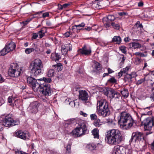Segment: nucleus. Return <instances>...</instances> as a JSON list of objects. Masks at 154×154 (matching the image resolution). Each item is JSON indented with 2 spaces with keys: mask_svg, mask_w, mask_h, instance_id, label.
Here are the masks:
<instances>
[{
  "mask_svg": "<svg viewBox=\"0 0 154 154\" xmlns=\"http://www.w3.org/2000/svg\"><path fill=\"white\" fill-rule=\"evenodd\" d=\"M123 137L120 131L117 129H112L107 131L105 134V141L111 145L120 143Z\"/></svg>",
  "mask_w": 154,
  "mask_h": 154,
  "instance_id": "1",
  "label": "nucleus"
},
{
  "mask_svg": "<svg viewBox=\"0 0 154 154\" xmlns=\"http://www.w3.org/2000/svg\"><path fill=\"white\" fill-rule=\"evenodd\" d=\"M118 122L120 126L129 128L132 126L134 121L130 114L123 112L120 114Z\"/></svg>",
  "mask_w": 154,
  "mask_h": 154,
  "instance_id": "2",
  "label": "nucleus"
},
{
  "mask_svg": "<svg viewBox=\"0 0 154 154\" xmlns=\"http://www.w3.org/2000/svg\"><path fill=\"white\" fill-rule=\"evenodd\" d=\"M39 91L41 94L45 95H49L51 93V91L48 85L47 84L46 82L50 83L51 81V79L50 78L43 77L39 79Z\"/></svg>",
  "mask_w": 154,
  "mask_h": 154,
  "instance_id": "3",
  "label": "nucleus"
},
{
  "mask_svg": "<svg viewBox=\"0 0 154 154\" xmlns=\"http://www.w3.org/2000/svg\"><path fill=\"white\" fill-rule=\"evenodd\" d=\"M23 72V68L22 67H19L17 64L14 63L10 66L8 71V72L11 76L15 77L19 76Z\"/></svg>",
  "mask_w": 154,
  "mask_h": 154,
  "instance_id": "4",
  "label": "nucleus"
},
{
  "mask_svg": "<svg viewBox=\"0 0 154 154\" xmlns=\"http://www.w3.org/2000/svg\"><path fill=\"white\" fill-rule=\"evenodd\" d=\"M87 129L86 126L85 124L79 125L78 126L72 131V135L75 137H80L86 134Z\"/></svg>",
  "mask_w": 154,
  "mask_h": 154,
  "instance_id": "5",
  "label": "nucleus"
},
{
  "mask_svg": "<svg viewBox=\"0 0 154 154\" xmlns=\"http://www.w3.org/2000/svg\"><path fill=\"white\" fill-rule=\"evenodd\" d=\"M145 130L154 131V118L149 117L145 119L143 122Z\"/></svg>",
  "mask_w": 154,
  "mask_h": 154,
  "instance_id": "6",
  "label": "nucleus"
},
{
  "mask_svg": "<svg viewBox=\"0 0 154 154\" xmlns=\"http://www.w3.org/2000/svg\"><path fill=\"white\" fill-rule=\"evenodd\" d=\"M4 126L6 127L18 125L19 123V122L18 120H14L11 117V116L10 115L6 116L3 122Z\"/></svg>",
  "mask_w": 154,
  "mask_h": 154,
  "instance_id": "7",
  "label": "nucleus"
},
{
  "mask_svg": "<svg viewBox=\"0 0 154 154\" xmlns=\"http://www.w3.org/2000/svg\"><path fill=\"white\" fill-rule=\"evenodd\" d=\"M31 73L35 76L38 75V59H36L33 61L29 67Z\"/></svg>",
  "mask_w": 154,
  "mask_h": 154,
  "instance_id": "8",
  "label": "nucleus"
},
{
  "mask_svg": "<svg viewBox=\"0 0 154 154\" xmlns=\"http://www.w3.org/2000/svg\"><path fill=\"white\" fill-rule=\"evenodd\" d=\"M27 83L30 86L32 87L33 90L35 92H37L38 86L37 80L32 77H29L27 78Z\"/></svg>",
  "mask_w": 154,
  "mask_h": 154,
  "instance_id": "9",
  "label": "nucleus"
},
{
  "mask_svg": "<svg viewBox=\"0 0 154 154\" xmlns=\"http://www.w3.org/2000/svg\"><path fill=\"white\" fill-rule=\"evenodd\" d=\"M79 99L86 103H90L88 100V95L86 91L85 90H79Z\"/></svg>",
  "mask_w": 154,
  "mask_h": 154,
  "instance_id": "10",
  "label": "nucleus"
},
{
  "mask_svg": "<svg viewBox=\"0 0 154 154\" xmlns=\"http://www.w3.org/2000/svg\"><path fill=\"white\" fill-rule=\"evenodd\" d=\"M142 138H143V136L142 133L138 132H134L132 134L130 140V142L139 141Z\"/></svg>",
  "mask_w": 154,
  "mask_h": 154,
  "instance_id": "11",
  "label": "nucleus"
},
{
  "mask_svg": "<svg viewBox=\"0 0 154 154\" xmlns=\"http://www.w3.org/2000/svg\"><path fill=\"white\" fill-rule=\"evenodd\" d=\"M16 137L23 140H26L29 139V133L27 131H23L19 130L15 133Z\"/></svg>",
  "mask_w": 154,
  "mask_h": 154,
  "instance_id": "12",
  "label": "nucleus"
},
{
  "mask_svg": "<svg viewBox=\"0 0 154 154\" xmlns=\"http://www.w3.org/2000/svg\"><path fill=\"white\" fill-rule=\"evenodd\" d=\"M97 109V113L100 116L106 117L109 116L110 114V111L109 107Z\"/></svg>",
  "mask_w": 154,
  "mask_h": 154,
  "instance_id": "13",
  "label": "nucleus"
},
{
  "mask_svg": "<svg viewBox=\"0 0 154 154\" xmlns=\"http://www.w3.org/2000/svg\"><path fill=\"white\" fill-rule=\"evenodd\" d=\"M108 107V103L105 99H101L97 101V109Z\"/></svg>",
  "mask_w": 154,
  "mask_h": 154,
  "instance_id": "14",
  "label": "nucleus"
},
{
  "mask_svg": "<svg viewBox=\"0 0 154 154\" xmlns=\"http://www.w3.org/2000/svg\"><path fill=\"white\" fill-rule=\"evenodd\" d=\"M107 0H95V2L93 4V6L97 9H99L105 5V3L107 2Z\"/></svg>",
  "mask_w": 154,
  "mask_h": 154,
  "instance_id": "15",
  "label": "nucleus"
},
{
  "mask_svg": "<svg viewBox=\"0 0 154 154\" xmlns=\"http://www.w3.org/2000/svg\"><path fill=\"white\" fill-rule=\"evenodd\" d=\"M72 45L70 43L62 45L61 49L62 54L63 55H66L69 51L72 50Z\"/></svg>",
  "mask_w": 154,
  "mask_h": 154,
  "instance_id": "16",
  "label": "nucleus"
},
{
  "mask_svg": "<svg viewBox=\"0 0 154 154\" xmlns=\"http://www.w3.org/2000/svg\"><path fill=\"white\" fill-rule=\"evenodd\" d=\"M78 52L82 54L88 55L91 54V48L87 49L86 46L84 45L82 48L79 49Z\"/></svg>",
  "mask_w": 154,
  "mask_h": 154,
  "instance_id": "17",
  "label": "nucleus"
},
{
  "mask_svg": "<svg viewBox=\"0 0 154 154\" xmlns=\"http://www.w3.org/2000/svg\"><path fill=\"white\" fill-rule=\"evenodd\" d=\"M38 103L37 102H34L31 103L28 107V109L29 111L32 113H35L38 112Z\"/></svg>",
  "mask_w": 154,
  "mask_h": 154,
  "instance_id": "18",
  "label": "nucleus"
},
{
  "mask_svg": "<svg viewBox=\"0 0 154 154\" xmlns=\"http://www.w3.org/2000/svg\"><path fill=\"white\" fill-rule=\"evenodd\" d=\"M5 47L8 50V51L10 52L11 51H13L15 49L16 47V45L14 43L11 42Z\"/></svg>",
  "mask_w": 154,
  "mask_h": 154,
  "instance_id": "19",
  "label": "nucleus"
},
{
  "mask_svg": "<svg viewBox=\"0 0 154 154\" xmlns=\"http://www.w3.org/2000/svg\"><path fill=\"white\" fill-rule=\"evenodd\" d=\"M111 25L112 26L113 28L115 29H119L120 28L121 23L119 21H115L111 23Z\"/></svg>",
  "mask_w": 154,
  "mask_h": 154,
  "instance_id": "20",
  "label": "nucleus"
},
{
  "mask_svg": "<svg viewBox=\"0 0 154 154\" xmlns=\"http://www.w3.org/2000/svg\"><path fill=\"white\" fill-rule=\"evenodd\" d=\"M51 57L53 60L55 61L58 60L61 58L60 54L58 53H52Z\"/></svg>",
  "mask_w": 154,
  "mask_h": 154,
  "instance_id": "21",
  "label": "nucleus"
},
{
  "mask_svg": "<svg viewBox=\"0 0 154 154\" xmlns=\"http://www.w3.org/2000/svg\"><path fill=\"white\" fill-rule=\"evenodd\" d=\"M115 91L112 89H110L107 91L105 93V94L110 98L112 99L113 98V96Z\"/></svg>",
  "mask_w": 154,
  "mask_h": 154,
  "instance_id": "22",
  "label": "nucleus"
},
{
  "mask_svg": "<svg viewBox=\"0 0 154 154\" xmlns=\"http://www.w3.org/2000/svg\"><path fill=\"white\" fill-rule=\"evenodd\" d=\"M94 69L95 71L100 70L101 69V65L98 62H95L93 65Z\"/></svg>",
  "mask_w": 154,
  "mask_h": 154,
  "instance_id": "23",
  "label": "nucleus"
},
{
  "mask_svg": "<svg viewBox=\"0 0 154 154\" xmlns=\"http://www.w3.org/2000/svg\"><path fill=\"white\" fill-rule=\"evenodd\" d=\"M122 39L121 37L118 36H114L112 39V42H116V44H119L121 42Z\"/></svg>",
  "mask_w": 154,
  "mask_h": 154,
  "instance_id": "24",
  "label": "nucleus"
},
{
  "mask_svg": "<svg viewBox=\"0 0 154 154\" xmlns=\"http://www.w3.org/2000/svg\"><path fill=\"white\" fill-rule=\"evenodd\" d=\"M99 130L97 128H94L92 131V133L94 138H99Z\"/></svg>",
  "mask_w": 154,
  "mask_h": 154,
  "instance_id": "25",
  "label": "nucleus"
},
{
  "mask_svg": "<svg viewBox=\"0 0 154 154\" xmlns=\"http://www.w3.org/2000/svg\"><path fill=\"white\" fill-rule=\"evenodd\" d=\"M66 102L70 105L72 107H73L75 106L76 103H77V105H79V103L75 102L74 101H71L70 99H69L68 100H66Z\"/></svg>",
  "mask_w": 154,
  "mask_h": 154,
  "instance_id": "26",
  "label": "nucleus"
},
{
  "mask_svg": "<svg viewBox=\"0 0 154 154\" xmlns=\"http://www.w3.org/2000/svg\"><path fill=\"white\" fill-rule=\"evenodd\" d=\"M86 147L88 149L91 150H92L95 149L96 146L94 144L91 143L87 144Z\"/></svg>",
  "mask_w": 154,
  "mask_h": 154,
  "instance_id": "27",
  "label": "nucleus"
},
{
  "mask_svg": "<svg viewBox=\"0 0 154 154\" xmlns=\"http://www.w3.org/2000/svg\"><path fill=\"white\" fill-rule=\"evenodd\" d=\"M46 30L45 28H43L39 31V38H42L45 36Z\"/></svg>",
  "mask_w": 154,
  "mask_h": 154,
  "instance_id": "28",
  "label": "nucleus"
},
{
  "mask_svg": "<svg viewBox=\"0 0 154 154\" xmlns=\"http://www.w3.org/2000/svg\"><path fill=\"white\" fill-rule=\"evenodd\" d=\"M131 77L129 74L127 73L125 76L124 80L125 82H130L131 81Z\"/></svg>",
  "mask_w": 154,
  "mask_h": 154,
  "instance_id": "29",
  "label": "nucleus"
},
{
  "mask_svg": "<svg viewBox=\"0 0 154 154\" xmlns=\"http://www.w3.org/2000/svg\"><path fill=\"white\" fill-rule=\"evenodd\" d=\"M121 93L122 96L125 97H127L128 96L129 92L127 89H123V90L121 91Z\"/></svg>",
  "mask_w": 154,
  "mask_h": 154,
  "instance_id": "30",
  "label": "nucleus"
},
{
  "mask_svg": "<svg viewBox=\"0 0 154 154\" xmlns=\"http://www.w3.org/2000/svg\"><path fill=\"white\" fill-rule=\"evenodd\" d=\"M54 67L57 68V69L58 71H60L62 70L63 69V66L61 63H57L55 65H53Z\"/></svg>",
  "mask_w": 154,
  "mask_h": 154,
  "instance_id": "31",
  "label": "nucleus"
},
{
  "mask_svg": "<svg viewBox=\"0 0 154 154\" xmlns=\"http://www.w3.org/2000/svg\"><path fill=\"white\" fill-rule=\"evenodd\" d=\"M94 125L96 127H99L102 125V122H100V120L99 119H97L94 122Z\"/></svg>",
  "mask_w": 154,
  "mask_h": 154,
  "instance_id": "32",
  "label": "nucleus"
},
{
  "mask_svg": "<svg viewBox=\"0 0 154 154\" xmlns=\"http://www.w3.org/2000/svg\"><path fill=\"white\" fill-rule=\"evenodd\" d=\"M39 74L40 73H43L44 72L43 65L41 61L39 60Z\"/></svg>",
  "mask_w": 154,
  "mask_h": 154,
  "instance_id": "33",
  "label": "nucleus"
},
{
  "mask_svg": "<svg viewBox=\"0 0 154 154\" xmlns=\"http://www.w3.org/2000/svg\"><path fill=\"white\" fill-rule=\"evenodd\" d=\"M9 52L8 50L6 48V47H5L2 49L0 52V54L2 56H4L8 53Z\"/></svg>",
  "mask_w": 154,
  "mask_h": 154,
  "instance_id": "34",
  "label": "nucleus"
},
{
  "mask_svg": "<svg viewBox=\"0 0 154 154\" xmlns=\"http://www.w3.org/2000/svg\"><path fill=\"white\" fill-rule=\"evenodd\" d=\"M120 152V147L119 146H115L112 154H119Z\"/></svg>",
  "mask_w": 154,
  "mask_h": 154,
  "instance_id": "35",
  "label": "nucleus"
},
{
  "mask_svg": "<svg viewBox=\"0 0 154 154\" xmlns=\"http://www.w3.org/2000/svg\"><path fill=\"white\" fill-rule=\"evenodd\" d=\"M55 74L54 71L53 69H51L48 72V75L49 77H52L55 75Z\"/></svg>",
  "mask_w": 154,
  "mask_h": 154,
  "instance_id": "36",
  "label": "nucleus"
},
{
  "mask_svg": "<svg viewBox=\"0 0 154 154\" xmlns=\"http://www.w3.org/2000/svg\"><path fill=\"white\" fill-rule=\"evenodd\" d=\"M132 47L134 49L140 48L141 47V45L137 43L133 42L131 43Z\"/></svg>",
  "mask_w": 154,
  "mask_h": 154,
  "instance_id": "37",
  "label": "nucleus"
},
{
  "mask_svg": "<svg viewBox=\"0 0 154 154\" xmlns=\"http://www.w3.org/2000/svg\"><path fill=\"white\" fill-rule=\"evenodd\" d=\"M42 12H39V16L40 17L45 18L49 16V13L48 12H46L43 14H42Z\"/></svg>",
  "mask_w": 154,
  "mask_h": 154,
  "instance_id": "38",
  "label": "nucleus"
},
{
  "mask_svg": "<svg viewBox=\"0 0 154 154\" xmlns=\"http://www.w3.org/2000/svg\"><path fill=\"white\" fill-rule=\"evenodd\" d=\"M13 99L11 97H9L8 98V102L9 103V105L12 106H14V104L13 103Z\"/></svg>",
  "mask_w": 154,
  "mask_h": 154,
  "instance_id": "39",
  "label": "nucleus"
},
{
  "mask_svg": "<svg viewBox=\"0 0 154 154\" xmlns=\"http://www.w3.org/2000/svg\"><path fill=\"white\" fill-rule=\"evenodd\" d=\"M115 19L114 16L113 15H109L107 17V19L108 20V21H114Z\"/></svg>",
  "mask_w": 154,
  "mask_h": 154,
  "instance_id": "40",
  "label": "nucleus"
},
{
  "mask_svg": "<svg viewBox=\"0 0 154 154\" xmlns=\"http://www.w3.org/2000/svg\"><path fill=\"white\" fill-rule=\"evenodd\" d=\"M121 95L119 93L115 91L113 94V98H115V99L117 100L119 99Z\"/></svg>",
  "mask_w": 154,
  "mask_h": 154,
  "instance_id": "41",
  "label": "nucleus"
},
{
  "mask_svg": "<svg viewBox=\"0 0 154 154\" xmlns=\"http://www.w3.org/2000/svg\"><path fill=\"white\" fill-rule=\"evenodd\" d=\"M34 48H26L25 50V53L27 54H29L34 51Z\"/></svg>",
  "mask_w": 154,
  "mask_h": 154,
  "instance_id": "42",
  "label": "nucleus"
},
{
  "mask_svg": "<svg viewBox=\"0 0 154 154\" xmlns=\"http://www.w3.org/2000/svg\"><path fill=\"white\" fill-rule=\"evenodd\" d=\"M120 50L124 54H126V48L124 46H121L119 48Z\"/></svg>",
  "mask_w": 154,
  "mask_h": 154,
  "instance_id": "43",
  "label": "nucleus"
},
{
  "mask_svg": "<svg viewBox=\"0 0 154 154\" xmlns=\"http://www.w3.org/2000/svg\"><path fill=\"white\" fill-rule=\"evenodd\" d=\"M106 122L107 125H111L113 123V120L111 119L108 118L107 119Z\"/></svg>",
  "mask_w": 154,
  "mask_h": 154,
  "instance_id": "44",
  "label": "nucleus"
},
{
  "mask_svg": "<svg viewBox=\"0 0 154 154\" xmlns=\"http://www.w3.org/2000/svg\"><path fill=\"white\" fill-rule=\"evenodd\" d=\"M71 145L68 144L67 145L66 147V152L67 153H69L71 152Z\"/></svg>",
  "mask_w": 154,
  "mask_h": 154,
  "instance_id": "45",
  "label": "nucleus"
},
{
  "mask_svg": "<svg viewBox=\"0 0 154 154\" xmlns=\"http://www.w3.org/2000/svg\"><path fill=\"white\" fill-rule=\"evenodd\" d=\"M145 80V78L140 79L138 80L137 81V82L136 83V84L137 85L141 84L143 82H144Z\"/></svg>",
  "mask_w": 154,
  "mask_h": 154,
  "instance_id": "46",
  "label": "nucleus"
},
{
  "mask_svg": "<svg viewBox=\"0 0 154 154\" xmlns=\"http://www.w3.org/2000/svg\"><path fill=\"white\" fill-rule=\"evenodd\" d=\"M90 118L91 120L97 119V116L95 114H93L90 115Z\"/></svg>",
  "mask_w": 154,
  "mask_h": 154,
  "instance_id": "47",
  "label": "nucleus"
},
{
  "mask_svg": "<svg viewBox=\"0 0 154 154\" xmlns=\"http://www.w3.org/2000/svg\"><path fill=\"white\" fill-rule=\"evenodd\" d=\"M108 82L111 83H115L117 81L114 78L112 77L110 78Z\"/></svg>",
  "mask_w": 154,
  "mask_h": 154,
  "instance_id": "48",
  "label": "nucleus"
},
{
  "mask_svg": "<svg viewBox=\"0 0 154 154\" xmlns=\"http://www.w3.org/2000/svg\"><path fill=\"white\" fill-rule=\"evenodd\" d=\"M129 74L130 75H131V76L132 79L133 78L135 77L137 75L136 72H132L131 73V74Z\"/></svg>",
  "mask_w": 154,
  "mask_h": 154,
  "instance_id": "49",
  "label": "nucleus"
},
{
  "mask_svg": "<svg viewBox=\"0 0 154 154\" xmlns=\"http://www.w3.org/2000/svg\"><path fill=\"white\" fill-rule=\"evenodd\" d=\"M55 134L52 133L50 134L48 136V138L50 139H52L55 137Z\"/></svg>",
  "mask_w": 154,
  "mask_h": 154,
  "instance_id": "50",
  "label": "nucleus"
},
{
  "mask_svg": "<svg viewBox=\"0 0 154 154\" xmlns=\"http://www.w3.org/2000/svg\"><path fill=\"white\" fill-rule=\"evenodd\" d=\"M4 126L3 122L0 121V131L3 130V128Z\"/></svg>",
  "mask_w": 154,
  "mask_h": 154,
  "instance_id": "51",
  "label": "nucleus"
},
{
  "mask_svg": "<svg viewBox=\"0 0 154 154\" xmlns=\"http://www.w3.org/2000/svg\"><path fill=\"white\" fill-rule=\"evenodd\" d=\"M38 37V35L36 33H34L32 34V39H35Z\"/></svg>",
  "mask_w": 154,
  "mask_h": 154,
  "instance_id": "52",
  "label": "nucleus"
},
{
  "mask_svg": "<svg viewBox=\"0 0 154 154\" xmlns=\"http://www.w3.org/2000/svg\"><path fill=\"white\" fill-rule=\"evenodd\" d=\"M85 24L84 23H82L81 24H79L78 25H75V26L76 28L79 27H83L85 26Z\"/></svg>",
  "mask_w": 154,
  "mask_h": 154,
  "instance_id": "53",
  "label": "nucleus"
},
{
  "mask_svg": "<svg viewBox=\"0 0 154 154\" xmlns=\"http://www.w3.org/2000/svg\"><path fill=\"white\" fill-rule=\"evenodd\" d=\"M150 87L152 90L153 95L154 96V82L153 83L151 84Z\"/></svg>",
  "mask_w": 154,
  "mask_h": 154,
  "instance_id": "54",
  "label": "nucleus"
},
{
  "mask_svg": "<svg viewBox=\"0 0 154 154\" xmlns=\"http://www.w3.org/2000/svg\"><path fill=\"white\" fill-rule=\"evenodd\" d=\"M136 25L137 27H142L143 26L142 24H140V22L139 21L137 22L136 24Z\"/></svg>",
  "mask_w": 154,
  "mask_h": 154,
  "instance_id": "55",
  "label": "nucleus"
},
{
  "mask_svg": "<svg viewBox=\"0 0 154 154\" xmlns=\"http://www.w3.org/2000/svg\"><path fill=\"white\" fill-rule=\"evenodd\" d=\"M32 48H34V51L35 50L36 51H37V49L38 48V45L37 44H34L33 45V47Z\"/></svg>",
  "mask_w": 154,
  "mask_h": 154,
  "instance_id": "56",
  "label": "nucleus"
},
{
  "mask_svg": "<svg viewBox=\"0 0 154 154\" xmlns=\"http://www.w3.org/2000/svg\"><path fill=\"white\" fill-rule=\"evenodd\" d=\"M16 154H27L25 152H23V151H20L19 150L16 151L15 152Z\"/></svg>",
  "mask_w": 154,
  "mask_h": 154,
  "instance_id": "57",
  "label": "nucleus"
},
{
  "mask_svg": "<svg viewBox=\"0 0 154 154\" xmlns=\"http://www.w3.org/2000/svg\"><path fill=\"white\" fill-rule=\"evenodd\" d=\"M5 79L3 78L2 76L0 74V83H2L4 82Z\"/></svg>",
  "mask_w": 154,
  "mask_h": 154,
  "instance_id": "58",
  "label": "nucleus"
},
{
  "mask_svg": "<svg viewBox=\"0 0 154 154\" xmlns=\"http://www.w3.org/2000/svg\"><path fill=\"white\" fill-rule=\"evenodd\" d=\"M57 6L58 7V9L59 10H62L63 8V5H62L59 4H58Z\"/></svg>",
  "mask_w": 154,
  "mask_h": 154,
  "instance_id": "59",
  "label": "nucleus"
},
{
  "mask_svg": "<svg viewBox=\"0 0 154 154\" xmlns=\"http://www.w3.org/2000/svg\"><path fill=\"white\" fill-rule=\"evenodd\" d=\"M70 35V33L69 32H67L64 34V35L66 37H69Z\"/></svg>",
  "mask_w": 154,
  "mask_h": 154,
  "instance_id": "60",
  "label": "nucleus"
},
{
  "mask_svg": "<svg viewBox=\"0 0 154 154\" xmlns=\"http://www.w3.org/2000/svg\"><path fill=\"white\" fill-rule=\"evenodd\" d=\"M80 114L81 115H82L83 116H84V117H87V116L88 115L86 113L84 112H82V111H81L80 112Z\"/></svg>",
  "mask_w": 154,
  "mask_h": 154,
  "instance_id": "61",
  "label": "nucleus"
},
{
  "mask_svg": "<svg viewBox=\"0 0 154 154\" xmlns=\"http://www.w3.org/2000/svg\"><path fill=\"white\" fill-rule=\"evenodd\" d=\"M111 25V24L109 23H105L104 24V26L106 28L109 27Z\"/></svg>",
  "mask_w": 154,
  "mask_h": 154,
  "instance_id": "62",
  "label": "nucleus"
},
{
  "mask_svg": "<svg viewBox=\"0 0 154 154\" xmlns=\"http://www.w3.org/2000/svg\"><path fill=\"white\" fill-rule=\"evenodd\" d=\"M127 13L125 12H119L118 13V14L120 16H123V15H126V14Z\"/></svg>",
  "mask_w": 154,
  "mask_h": 154,
  "instance_id": "63",
  "label": "nucleus"
},
{
  "mask_svg": "<svg viewBox=\"0 0 154 154\" xmlns=\"http://www.w3.org/2000/svg\"><path fill=\"white\" fill-rule=\"evenodd\" d=\"M69 3H66L64 4L63 5V8H66L68 6H69Z\"/></svg>",
  "mask_w": 154,
  "mask_h": 154,
  "instance_id": "64",
  "label": "nucleus"
}]
</instances>
